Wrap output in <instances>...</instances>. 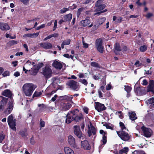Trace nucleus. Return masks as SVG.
<instances>
[{
	"instance_id": "obj_1",
	"label": "nucleus",
	"mask_w": 154,
	"mask_h": 154,
	"mask_svg": "<svg viewBox=\"0 0 154 154\" xmlns=\"http://www.w3.org/2000/svg\"><path fill=\"white\" fill-rule=\"evenodd\" d=\"M36 88V86L32 83H27L23 85L22 89L23 93L26 96L30 97Z\"/></svg>"
},
{
	"instance_id": "obj_2",
	"label": "nucleus",
	"mask_w": 154,
	"mask_h": 154,
	"mask_svg": "<svg viewBox=\"0 0 154 154\" xmlns=\"http://www.w3.org/2000/svg\"><path fill=\"white\" fill-rule=\"evenodd\" d=\"M14 145L13 144H5L2 147V149L3 152L11 153L16 150Z\"/></svg>"
},
{
	"instance_id": "obj_3",
	"label": "nucleus",
	"mask_w": 154,
	"mask_h": 154,
	"mask_svg": "<svg viewBox=\"0 0 154 154\" xmlns=\"http://www.w3.org/2000/svg\"><path fill=\"white\" fill-rule=\"evenodd\" d=\"M117 133L121 139L125 141L128 140L131 137L125 131H117Z\"/></svg>"
},
{
	"instance_id": "obj_4",
	"label": "nucleus",
	"mask_w": 154,
	"mask_h": 154,
	"mask_svg": "<svg viewBox=\"0 0 154 154\" xmlns=\"http://www.w3.org/2000/svg\"><path fill=\"white\" fill-rule=\"evenodd\" d=\"M41 73L45 78H48L51 76L52 72L50 67L48 66H46L42 68Z\"/></svg>"
},
{
	"instance_id": "obj_5",
	"label": "nucleus",
	"mask_w": 154,
	"mask_h": 154,
	"mask_svg": "<svg viewBox=\"0 0 154 154\" xmlns=\"http://www.w3.org/2000/svg\"><path fill=\"white\" fill-rule=\"evenodd\" d=\"M8 124L10 128L14 131L16 130L15 127L16 124L15 120L14 119V117L13 115L11 114L8 117Z\"/></svg>"
},
{
	"instance_id": "obj_6",
	"label": "nucleus",
	"mask_w": 154,
	"mask_h": 154,
	"mask_svg": "<svg viewBox=\"0 0 154 154\" xmlns=\"http://www.w3.org/2000/svg\"><path fill=\"white\" fill-rule=\"evenodd\" d=\"M75 114V111H71L69 112L66 116V118L65 119L66 122V123H70L73 120H74V117Z\"/></svg>"
},
{
	"instance_id": "obj_7",
	"label": "nucleus",
	"mask_w": 154,
	"mask_h": 154,
	"mask_svg": "<svg viewBox=\"0 0 154 154\" xmlns=\"http://www.w3.org/2000/svg\"><path fill=\"white\" fill-rule=\"evenodd\" d=\"M141 129L143 132L144 136L146 137H150L152 134V131L149 128H146L143 126L141 127Z\"/></svg>"
},
{
	"instance_id": "obj_8",
	"label": "nucleus",
	"mask_w": 154,
	"mask_h": 154,
	"mask_svg": "<svg viewBox=\"0 0 154 154\" xmlns=\"http://www.w3.org/2000/svg\"><path fill=\"white\" fill-rule=\"evenodd\" d=\"M106 18L105 17H102L99 19L95 23V24L92 27L93 31H95L106 20Z\"/></svg>"
},
{
	"instance_id": "obj_9",
	"label": "nucleus",
	"mask_w": 154,
	"mask_h": 154,
	"mask_svg": "<svg viewBox=\"0 0 154 154\" xmlns=\"http://www.w3.org/2000/svg\"><path fill=\"white\" fill-rule=\"evenodd\" d=\"M74 128L75 134L79 138H81L82 140L84 139L85 137V136L82 134L80 130L79 127L78 126L75 125L74 127Z\"/></svg>"
},
{
	"instance_id": "obj_10",
	"label": "nucleus",
	"mask_w": 154,
	"mask_h": 154,
	"mask_svg": "<svg viewBox=\"0 0 154 154\" xmlns=\"http://www.w3.org/2000/svg\"><path fill=\"white\" fill-rule=\"evenodd\" d=\"M13 100L11 99L9 101L7 105V107L5 109V113L7 115L10 114L13 109Z\"/></svg>"
},
{
	"instance_id": "obj_11",
	"label": "nucleus",
	"mask_w": 154,
	"mask_h": 154,
	"mask_svg": "<svg viewBox=\"0 0 154 154\" xmlns=\"http://www.w3.org/2000/svg\"><path fill=\"white\" fill-rule=\"evenodd\" d=\"M68 141L69 144L74 148L76 149L79 148L78 146L75 143V138L72 136L70 135L69 136Z\"/></svg>"
},
{
	"instance_id": "obj_12",
	"label": "nucleus",
	"mask_w": 154,
	"mask_h": 154,
	"mask_svg": "<svg viewBox=\"0 0 154 154\" xmlns=\"http://www.w3.org/2000/svg\"><path fill=\"white\" fill-rule=\"evenodd\" d=\"M73 103V102L62 103L60 106V109L63 111L68 110L71 107Z\"/></svg>"
},
{
	"instance_id": "obj_13",
	"label": "nucleus",
	"mask_w": 154,
	"mask_h": 154,
	"mask_svg": "<svg viewBox=\"0 0 154 154\" xmlns=\"http://www.w3.org/2000/svg\"><path fill=\"white\" fill-rule=\"evenodd\" d=\"M95 109L98 112H100L105 109L106 108L103 104L98 102H95Z\"/></svg>"
},
{
	"instance_id": "obj_14",
	"label": "nucleus",
	"mask_w": 154,
	"mask_h": 154,
	"mask_svg": "<svg viewBox=\"0 0 154 154\" xmlns=\"http://www.w3.org/2000/svg\"><path fill=\"white\" fill-rule=\"evenodd\" d=\"M81 148L85 150H89L91 149V146L88 141L85 140L81 142Z\"/></svg>"
},
{
	"instance_id": "obj_15",
	"label": "nucleus",
	"mask_w": 154,
	"mask_h": 154,
	"mask_svg": "<svg viewBox=\"0 0 154 154\" xmlns=\"http://www.w3.org/2000/svg\"><path fill=\"white\" fill-rule=\"evenodd\" d=\"M96 130L95 128L93 126L91 123L90 122V125H88V133L89 137H90L92 134V133L93 134H95L96 133Z\"/></svg>"
},
{
	"instance_id": "obj_16",
	"label": "nucleus",
	"mask_w": 154,
	"mask_h": 154,
	"mask_svg": "<svg viewBox=\"0 0 154 154\" xmlns=\"http://www.w3.org/2000/svg\"><path fill=\"white\" fill-rule=\"evenodd\" d=\"M10 29L9 25L6 23L0 22V29L3 31H7Z\"/></svg>"
},
{
	"instance_id": "obj_17",
	"label": "nucleus",
	"mask_w": 154,
	"mask_h": 154,
	"mask_svg": "<svg viewBox=\"0 0 154 154\" xmlns=\"http://www.w3.org/2000/svg\"><path fill=\"white\" fill-rule=\"evenodd\" d=\"M66 85L69 86L73 90L76 89L77 87V82L73 80L68 82L66 83Z\"/></svg>"
},
{
	"instance_id": "obj_18",
	"label": "nucleus",
	"mask_w": 154,
	"mask_h": 154,
	"mask_svg": "<svg viewBox=\"0 0 154 154\" xmlns=\"http://www.w3.org/2000/svg\"><path fill=\"white\" fill-rule=\"evenodd\" d=\"M147 105L151 108H154V97H151L146 101Z\"/></svg>"
},
{
	"instance_id": "obj_19",
	"label": "nucleus",
	"mask_w": 154,
	"mask_h": 154,
	"mask_svg": "<svg viewBox=\"0 0 154 154\" xmlns=\"http://www.w3.org/2000/svg\"><path fill=\"white\" fill-rule=\"evenodd\" d=\"M52 83L51 85L54 88H58V85L59 83H60V80L57 78H53L52 79Z\"/></svg>"
},
{
	"instance_id": "obj_20",
	"label": "nucleus",
	"mask_w": 154,
	"mask_h": 154,
	"mask_svg": "<svg viewBox=\"0 0 154 154\" xmlns=\"http://www.w3.org/2000/svg\"><path fill=\"white\" fill-rule=\"evenodd\" d=\"M100 133L101 134H103L102 139L101 140V143H103V144H105L106 143V132H104V131L102 130H101L100 131Z\"/></svg>"
},
{
	"instance_id": "obj_21",
	"label": "nucleus",
	"mask_w": 154,
	"mask_h": 154,
	"mask_svg": "<svg viewBox=\"0 0 154 154\" xmlns=\"http://www.w3.org/2000/svg\"><path fill=\"white\" fill-rule=\"evenodd\" d=\"M61 98L63 100H66L68 101V102H73L72 100L73 98V96L70 94L62 96Z\"/></svg>"
},
{
	"instance_id": "obj_22",
	"label": "nucleus",
	"mask_w": 154,
	"mask_h": 154,
	"mask_svg": "<svg viewBox=\"0 0 154 154\" xmlns=\"http://www.w3.org/2000/svg\"><path fill=\"white\" fill-rule=\"evenodd\" d=\"M40 46L46 49H51L52 47L51 44L49 42L42 43L40 44Z\"/></svg>"
},
{
	"instance_id": "obj_23",
	"label": "nucleus",
	"mask_w": 154,
	"mask_h": 154,
	"mask_svg": "<svg viewBox=\"0 0 154 154\" xmlns=\"http://www.w3.org/2000/svg\"><path fill=\"white\" fill-rule=\"evenodd\" d=\"M52 65L55 68L59 69H61L62 67V64L60 62L56 60L54 62Z\"/></svg>"
},
{
	"instance_id": "obj_24",
	"label": "nucleus",
	"mask_w": 154,
	"mask_h": 154,
	"mask_svg": "<svg viewBox=\"0 0 154 154\" xmlns=\"http://www.w3.org/2000/svg\"><path fill=\"white\" fill-rule=\"evenodd\" d=\"M90 23V21L89 17H87L86 19L81 21V25L83 26H86Z\"/></svg>"
},
{
	"instance_id": "obj_25",
	"label": "nucleus",
	"mask_w": 154,
	"mask_h": 154,
	"mask_svg": "<svg viewBox=\"0 0 154 154\" xmlns=\"http://www.w3.org/2000/svg\"><path fill=\"white\" fill-rule=\"evenodd\" d=\"M2 95L11 98L12 96V93L11 91L8 89L4 91L2 93Z\"/></svg>"
},
{
	"instance_id": "obj_26",
	"label": "nucleus",
	"mask_w": 154,
	"mask_h": 154,
	"mask_svg": "<svg viewBox=\"0 0 154 154\" xmlns=\"http://www.w3.org/2000/svg\"><path fill=\"white\" fill-rule=\"evenodd\" d=\"M148 90L154 93V81H150L148 86Z\"/></svg>"
},
{
	"instance_id": "obj_27",
	"label": "nucleus",
	"mask_w": 154,
	"mask_h": 154,
	"mask_svg": "<svg viewBox=\"0 0 154 154\" xmlns=\"http://www.w3.org/2000/svg\"><path fill=\"white\" fill-rule=\"evenodd\" d=\"M135 91L137 93V94L139 95H141L143 94L142 92L145 91V90L142 89L140 87L135 88Z\"/></svg>"
},
{
	"instance_id": "obj_28",
	"label": "nucleus",
	"mask_w": 154,
	"mask_h": 154,
	"mask_svg": "<svg viewBox=\"0 0 154 154\" xmlns=\"http://www.w3.org/2000/svg\"><path fill=\"white\" fill-rule=\"evenodd\" d=\"M38 71V69H37L36 67L35 66H34L33 67L31 68V70H29V71L30 72V74L33 75H36Z\"/></svg>"
},
{
	"instance_id": "obj_29",
	"label": "nucleus",
	"mask_w": 154,
	"mask_h": 154,
	"mask_svg": "<svg viewBox=\"0 0 154 154\" xmlns=\"http://www.w3.org/2000/svg\"><path fill=\"white\" fill-rule=\"evenodd\" d=\"M39 34V32H37L33 34H27L24 35L23 37H27L31 38H35L37 37Z\"/></svg>"
},
{
	"instance_id": "obj_30",
	"label": "nucleus",
	"mask_w": 154,
	"mask_h": 154,
	"mask_svg": "<svg viewBox=\"0 0 154 154\" xmlns=\"http://www.w3.org/2000/svg\"><path fill=\"white\" fill-rule=\"evenodd\" d=\"M129 118L132 121L134 120L137 119L136 114L134 112H129L128 113Z\"/></svg>"
},
{
	"instance_id": "obj_31",
	"label": "nucleus",
	"mask_w": 154,
	"mask_h": 154,
	"mask_svg": "<svg viewBox=\"0 0 154 154\" xmlns=\"http://www.w3.org/2000/svg\"><path fill=\"white\" fill-rule=\"evenodd\" d=\"M96 7L97 11H100L106 7V5L104 4H99L98 5H96Z\"/></svg>"
},
{
	"instance_id": "obj_32",
	"label": "nucleus",
	"mask_w": 154,
	"mask_h": 154,
	"mask_svg": "<svg viewBox=\"0 0 154 154\" xmlns=\"http://www.w3.org/2000/svg\"><path fill=\"white\" fill-rule=\"evenodd\" d=\"M115 52L117 54V52L121 51V47L118 43H116L114 46Z\"/></svg>"
},
{
	"instance_id": "obj_33",
	"label": "nucleus",
	"mask_w": 154,
	"mask_h": 154,
	"mask_svg": "<svg viewBox=\"0 0 154 154\" xmlns=\"http://www.w3.org/2000/svg\"><path fill=\"white\" fill-rule=\"evenodd\" d=\"M38 109L40 112L45 111L46 108L45 106L43 104H38Z\"/></svg>"
},
{
	"instance_id": "obj_34",
	"label": "nucleus",
	"mask_w": 154,
	"mask_h": 154,
	"mask_svg": "<svg viewBox=\"0 0 154 154\" xmlns=\"http://www.w3.org/2000/svg\"><path fill=\"white\" fill-rule=\"evenodd\" d=\"M128 151V147H125L122 149L120 150L118 154H127Z\"/></svg>"
},
{
	"instance_id": "obj_35",
	"label": "nucleus",
	"mask_w": 154,
	"mask_h": 154,
	"mask_svg": "<svg viewBox=\"0 0 154 154\" xmlns=\"http://www.w3.org/2000/svg\"><path fill=\"white\" fill-rule=\"evenodd\" d=\"M35 63L34 62H32L30 60H28L25 64V66L26 68L28 69L30 68L32 65H33Z\"/></svg>"
},
{
	"instance_id": "obj_36",
	"label": "nucleus",
	"mask_w": 154,
	"mask_h": 154,
	"mask_svg": "<svg viewBox=\"0 0 154 154\" xmlns=\"http://www.w3.org/2000/svg\"><path fill=\"white\" fill-rule=\"evenodd\" d=\"M72 18V15L70 14L66 15L64 16V19L66 21H70Z\"/></svg>"
},
{
	"instance_id": "obj_37",
	"label": "nucleus",
	"mask_w": 154,
	"mask_h": 154,
	"mask_svg": "<svg viewBox=\"0 0 154 154\" xmlns=\"http://www.w3.org/2000/svg\"><path fill=\"white\" fill-rule=\"evenodd\" d=\"M102 41L100 38H99L96 40V47L101 46H102Z\"/></svg>"
},
{
	"instance_id": "obj_38",
	"label": "nucleus",
	"mask_w": 154,
	"mask_h": 154,
	"mask_svg": "<svg viewBox=\"0 0 154 154\" xmlns=\"http://www.w3.org/2000/svg\"><path fill=\"white\" fill-rule=\"evenodd\" d=\"M20 134L23 137H26L27 135L26 130L24 129V130L21 131L20 132Z\"/></svg>"
},
{
	"instance_id": "obj_39",
	"label": "nucleus",
	"mask_w": 154,
	"mask_h": 154,
	"mask_svg": "<svg viewBox=\"0 0 154 154\" xmlns=\"http://www.w3.org/2000/svg\"><path fill=\"white\" fill-rule=\"evenodd\" d=\"M147 49V46L146 45H143L141 46L139 48V50L141 52L145 51Z\"/></svg>"
},
{
	"instance_id": "obj_40",
	"label": "nucleus",
	"mask_w": 154,
	"mask_h": 154,
	"mask_svg": "<svg viewBox=\"0 0 154 154\" xmlns=\"http://www.w3.org/2000/svg\"><path fill=\"white\" fill-rule=\"evenodd\" d=\"M119 125L122 131H124V130H127L128 131V129L126 128L125 127V126L124 124L121 122H120L119 123Z\"/></svg>"
},
{
	"instance_id": "obj_41",
	"label": "nucleus",
	"mask_w": 154,
	"mask_h": 154,
	"mask_svg": "<svg viewBox=\"0 0 154 154\" xmlns=\"http://www.w3.org/2000/svg\"><path fill=\"white\" fill-rule=\"evenodd\" d=\"M76 114H75V116H73L74 117V120L76 122H79V120H81L82 119V116H76Z\"/></svg>"
},
{
	"instance_id": "obj_42",
	"label": "nucleus",
	"mask_w": 154,
	"mask_h": 154,
	"mask_svg": "<svg viewBox=\"0 0 154 154\" xmlns=\"http://www.w3.org/2000/svg\"><path fill=\"white\" fill-rule=\"evenodd\" d=\"M97 50L100 53L103 52L104 48L103 46L96 47Z\"/></svg>"
},
{
	"instance_id": "obj_43",
	"label": "nucleus",
	"mask_w": 154,
	"mask_h": 154,
	"mask_svg": "<svg viewBox=\"0 0 154 154\" xmlns=\"http://www.w3.org/2000/svg\"><path fill=\"white\" fill-rule=\"evenodd\" d=\"M5 134L3 132L0 133V143H2L3 140L5 139Z\"/></svg>"
},
{
	"instance_id": "obj_44",
	"label": "nucleus",
	"mask_w": 154,
	"mask_h": 154,
	"mask_svg": "<svg viewBox=\"0 0 154 154\" xmlns=\"http://www.w3.org/2000/svg\"><path fill=\"white\" fill-rule=\"evenodd\" d=\"M84 9V8H79L77 11V16L78 18L81 12H82L83 10Z\"/></svg>"
},
{
	"instance_id": "obj_45",
	"label": "nucleus",
	"mask_w": 154,
	"mask_h": 154,
	"mask_svg": "<svg viewBox=\"0 0 154 154\" xmlns=\"http://www.w3.org/2000/svg\"><path fill=\"white\" fill-rule=\"evenodd\" d=\"M42 93L41 91L40 92H37L35 91L34 93L33 97H38L40 96L41 95H42Z\"/></svg>"
},
{
	"instance_id": "obj_46",
	"label": "nucleus",
	"mask_w": 154,
	"mask_h": 154,
	"mask_svg": "<svg viewBox=\"0 0 154 154\" xmlns=\"http://www.w3.org/2000/svg\"><path fill=\"white\" fill-rule=\"evenodd\" d=\"M69 8H63L60 10V14H63L65 13L66 11H69Z\"/></svg>"
},
{
	"instance_id": "obj_47",
	"label": "nucleus",
	"mask_w": 154,
	"mask_h": 154,
	"mask_svg": "<svg viewBox=\"0 0 154 154\" xmlns=\"http://www.w3.org/2000/svg\"><path fill=\"white\" fill-rule=\"evenodd\" d=\"M131 89V87L128 85L125 86V90L127 91L128 93H129L130 92Z\"/></svg>"
},
{
	"instance_id": "obj_48",
	"label": "nucleus",
	"mask_w": 154,
	"mask_h": 154,
	"mask_svg": "<svg viewBox=\"0 0 154 154\" xmlns=\"http://www.w3.org/2000/svg\"><path fill=\"white\" fill-rule=\"evenodd\" d=\"M132 154H146L143 151L135 150Z\"/></svg>"
},
{
	"instance_id": "obj_49",
	"label": "nucleus",
	"mask_w": 154,
	"mask_h": 154,
	"mask_svg": "<svg viewBox=\"0 0 154 154\" xmlns=\"http://www.w3.org/2000/svg\"><path fill=\"white\" fill-rule=\"evenodd\" d=\"M91 65L93 67H99V65L97 63L95 62H92L91 63Z\"/></svg>"
},
{
	"instance_id": "obj_50",
	"label": "nucleus",
	"mask_w": 154,
	"mask_h": 154,
	"mask_svg": "<svg viewBox=\"0 0 154 154\" xmlns=\"http://www.w3.org/2000/svg\"><path fill=\"white\" fill-rule=\"evenodd\" d=\"M117 115L119 116V117L120 119H122L123 117V113L119 111L116 113Z\"/></svg>"
},
{
	"instance_id": "obj_51",
	"label": "nucleus",
	"mask_w": 154,
	"mask_h": 154,
	"mask_svg": "<svg viewBox=\"0 0 154 154\" xmlns=\"http://www.w3.org/2000/svg\"><path fill=\"white\" fill-rule=\"evenodd\" d=\"M128 48L126 46L123 45L121 47V51L123 52H125L128 50Z\"/></svg>"
},
{
	"instance_id": "obj_52",
	"label": "nucleus",
	"mask_w": 154,
	"mask_h": 154,
	"mask_svg": "<svg viewBox=\"0 0 154 154\" xmlns=\"http://www.w3.org/2000/svg\"><path fill=\"white\" fill-rule=\"evenodd\" d=\"M20 1L26 5H28L29 2V0H20Z\"/></svg>"
},
{
	"instance_id": "obj_53",
	"label": "nucleus",
	"mask_w": 154,
	"mask_h": 154,
	"mask_svg": "<svg viewBox=\"0 0 154 154\" xmlns=\"http://www.w3.org/2000/svg\"><path fill=\"white\" fill-rule=\"evenodd\" d=\"M10 75V72L9 71H6L4 72L2 74V75L3 77H5L7 76H8Z\"/></svg>"
},
{
	"instance_id": "obj_54",
	"label": "nucleus",
	"mask_w": 154,
	"mask_h": 154,
	"mask_svg": "<svg viewBox=\"0 0 154 154\" xmlns=\"http://www.w3.org/2000/svg\"><path fill=\"white\" fill-rule=\"evenodd\" d=\"M70 40L68 39L63 41V43L65 45H69L70 44Z\"/></svg>"
},
{
	"instance_id": "obj_55",
	"label": "nucleus",
	"mask_w": 154,
	"mask_h": 154,
	"mask_svg": "<svg viewBox=\"0 0 154 154\" xmlns=\"http://www.w3.org/2000/svg\"><path fill=\"white\" fill-rule=\"evenodd\" d=\"M80 82L85 85H87L88 82L85 79H80Z\"/></svg>"
},
{
	"instance_id": "obj_56",
	"label": "nucleus",
	"mask_w": 154,
	"mask_h": 154,
	"mask_svg": "<svg viewBox=\"0 0 154 154\" xmlns=\"http://www.w3.org/2000/svg\"><path fill=\"white\" fill-rule=\"evenodd\" d=\"M122 20V18L121 17H118L117 20L116 21V23H121Z\"/></svg>"
},
{
	"instance_id": "obj_57",
	"label": "nucleus",
	"mask_w": 154,
	"mask_h": 154,
	"mask_svg": "<svg viewBox=\"0 0 154 154\" xmlns=\"http://www.w3.org/2000/svg\"><path fill=\"white\" fill-rule=\"evenodd\" d=\"M107 11V10L105 9L103 11H102L100 12H97V13L95 14L94 15H99L100 14L106 12Z\"/></svg>"
},
{
	"instance_id": "obj_58",
	"label": "nucleus",
	"mask_w": 154,
	"mask_h": 154,
	"mask_svg": "<svg viewBox=\"0 0 154 154\" xmlns=\"http://www.w3.org/2000/svg\"><path fill=\"white\" fill-rule=\"evenodd\" d=\"M57 21L56 20H55L54 21V29H53V31L55 30V29L57 28Z\"/></svg>"
},
{
	"instance_id": "obj_59",
	"label": "nucleus",
	"mask_w": 154,
	"mask_h": 154,
	"mask_svg": "<svg viewBox=\"0 0 154 154\" xmlns=\"http://www.w3.org/2000/svg\"><path fill=\"white\" fill-rule=\"evenodd\" d=\"M152 16L153 14L152 13H148L146 14V18H149L152 17Z\"/></svg>"
},
{
	"instance_id": "obj_60",
	"label": "nucleus",
	"mask_w": 154,
	"mask_h": 154,
	"mask_svg": "<svg viewBox=\"0 0 154 154\" xmlns=\"http://www.w3.org/2000/svg\"><path fill=\"white\" fill-rule=\"evenodd\" d=\"M43 66V64L42 63H41L38 64L36 68L38 69V70Z\"/></svg>"
},
{
	"instance_id": "obj_61",
	"label": "nucleus",
	"mask_w": 154,
	"mask_h": 154,
	"mask_svg": "<svg viewBox=\"0 0 154 154\" xmlns=\"http://www.w3.org/2000/svg\"><path fill=\"white\" fill-rule=\"evenodd\" d=\"M91 3H93L92 0H86L84 3H83V4H90Z\"/></svg>"
},
{
	"instance_id": "obj_62",
	"label": "nucleus",
	"mask_w": 154,
	"mask_h": 154,
	"mask_svg": "<svg viewBox=\"0 0 154 154\" xmlns=\"http://www.w3.org/2000/svg\"><path fill=\"white\" fill-rule=\"evenodd\" d=\"M85 74H86V73L83 74L82 73L80 72L78 74V76L80 78H84V76Z\"/></svg>"
},
{
	"instance_id": "obj_63",
	"label": "nucleus",
	"mask_w": 154,
	"mask_h": 154,
	"mask_svg": "<svg viewBox=\"0 0 154 154\" xmlns=\"http://www.w3.org/2000/svg\"><path fill=\"white\" fill-rule=\"evenodd\" d=\"M93 78L95 80H98L100 78V76L98 74L97 75H94L93 77Z\"/></svg>"
},
{
	"instance_id": "obj_64",
	"label": "nucleus",
	"mask_w": 154,
	"mask_h": 154,
	"mask_svg": "<svg viewBox=\"0 0 154 154\" xmlns=\"http://www.w3.org/2000/svg\"><path fill=\"white\" fill-rule=\"evenodd\" d=\"M82 43L84 48H87L88 47V44L85 43L83 40L82 41Z\"/></svg>"
}]
</instances>
